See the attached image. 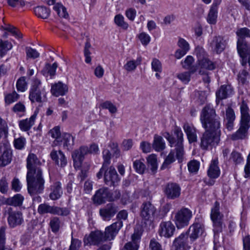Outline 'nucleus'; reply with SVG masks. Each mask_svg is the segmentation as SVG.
I'll return each instance as SVG.
<instances>
[{"mask_svg":"<svg viewBox=\"0 0 250 250\" xmlns=\"http://www.w3.org/2000/svg\"><path fill=\"white\" fill-rule=\"evenodd\" d=\"M219 119L215 110L209 105H206L203 108L200 121L206 131L201 138L200 146L202 149L207 150L218 144L219 138L217 133L220 131Z\"/></svg>","mask_w":250,"mask_h":250,"instance_id":"1","label":"nucleus"},{"mask_svg":"<svg viewBox=\"0 0 250 250\" xmlns=\"http://www.w3.org/2000/svg\"><path fill=\"white\" fill-rule=\"evenodd\" d=\"M122 226V222L119 221L107 227L104 234L100 230L92 231L88 235L84 236V244L85 245H98L105 240H112Z\"/></svg>","mask_w":250,"mask_h":250,"instance_id":"2","label":"nucleus"},{"mask_svg":"<svg viewBox=\"0 0 250 250\" xmlns=\"http://www.w3.org/2000/svg\"><path fill=\"white\" fill-rule=\"evenodd\" d=\"M240 110L241 118L240 127L236 132L230 135V138L232 141L245 140L248 137V130L250 127V115L248 105L244 100L241 104Z\"/></svg>","mask_w":250,"mask_h":250,"instance_id":"3","label":"nucleus"},{"mask_svg":"<svg viewBox=\"0 0 250 250\" xmlns=\"http://www.w3.org/2000/svg\"><path fill=\"white\" fill-rule=\"evenodd\" d=\"M29 98L32 103H42L47 101L45 86L42 85L40 80L36 79L33 81L29 91Z\"/></svg>","mask_w":250,"mask_h":250,"instance_id":"4","label":"nucleus"},{"mask_svg":"<svg viewBox=\"0 0 250 250\" xmlns=\"http://www.w3.org/2000/svg\"><path fill=\"white\" fill-rule=\"evenodd\" d=\"M163 136L168 141L169 146L173 148L170 151H173V153L176 154V158L178 162L182 163L185 154L184 141L176 140L175 137L167 132L164 133Z\"/></svg>","mask_w":250,"mask_h":250,"instance_id":"5","label":"nucleus"},{"mask_svg":"<svg viewBox=\"0 0 250 250\" xmlns=\"http://www.w3.org/2000/svg\"><path fill=\"white\" fill-rule=\"evenodd\" d=\"M192 216L190 210L188 208H183L175 214L173 221L178 229L187 226Z\"/></svg>","mask_w":250,"mask_h":250,"instance_id":"6","label":"nucleus"},{"mask_svg":"<svg viewBox=\"0 0 250 250\" xmlns=\"http://www.w3.org/2000/svg\"><path fill=\"white\" fill-rule=\"evenodd\" d=\"M38 212L40 214L50 213L61 216H66L69 214V210L66 208L51 206L46 203L40 205L38 208Z\"/></svg>","mask_w":250,"mask_h":250,"instance_id":"7","label":"nucleus"},{"mask_svg":"<svg viewBox=\"0 0 250 250\" xmlns=\"http://www.w3.org/2000/svg\"><path fill=\"white\" fill-rule=\"evenodd\" d=\"M156 213V208L149 201L144 202L140 208V216L145 223L151 222Z\"/></svg>","mask_w":250,"mask_h":250,"instance_id":"8","label":"nucleus"},{"mask_svg":"<svg viewBox=\"0 0 250 250\" xmlns=\"http://www.w3.org/2000/svg\"><path fill=\"white\" fill-rule=\"evenodd\" d=\"M220 204L216 201L211 209L210 217L213 222L214 233H218L222 230V218L223 217L219 211Z\"/></svg>","mask_w":250,"mask_h":250,"instance_id":"9","label":"nucleus"},{"mask_svg":"<svg viewBox=\"0 0 250 250\" xmlns=\"http://www.w3.org/2000/svg\"><path fill=\"white\" fill-rule=\"evenodd\" d=\"M28 192L31 196L42 193L44 188L45 181L43 178L27 180Z\"/></svg>","mask_w":250,"mask_h":250,"instance_id":"10","label":"nucleus"},{"mask_svg":"<svg viewBox=\"0 0 250 250\" xmlns=\"http://www.w3.org/2000/svg\"><path fill=\"white\" fill-rule=\"evenodd\" d=\"M8 223L10 228H14L21 226L24 222L22 213L20 211H13L11 207L7 209Z\"/></svg>","mask_w":250,"mask_h":250,"instance_id":"11","label":"nucleus"},{"mask_svg":"<svg viewBox=\"0 0 250 250\" xmlns=\"http://www.w3.org/2000/svg\"><path fill=\"white\" fill-rule=\"evenodd\" d=\"M93 200L94 203L101 205L106 201H111L114 198L108 188L102 187L96 191L93 197Z\"/></svg>","mask_w":250,"mask_h":250,"instance_id":"12","label":"nucleus"},{"mask_svg":"<svg viewBox=\"0 0 250 250\" xmlns=\"http://www.w3.org/2000/svg\"><path fill=\"white\" fill-rule=\"evenodd\" d=\"M12 150L10 147L3 145L0 147V167L9 165L12 160Z\"/></svg>","mask_w":250,"mask_h":250,"instance_id":"13","label":"nucleus"},{"mask_svg":"<svg viewBox=\"0 0 250 250\" xmlns=\"http://www.w3.org/2000/svg\"><path fill=\"white\" fill-rule=\"evenodd\" d=\"M175 230V226L171 221H163L159 225L158 233L161 237L169 238L173 235Z\"/></svg>","mask_w":250,"mask_h":250,"instance_id":"14","label":"nucleus"},{"mask_svg":"<svg viewBox=\"0 0 250 250\" xmlns=\"http://www.w3.org/2000/svg\"><path fill=\"white\" fill-rule=\"evenodd\" d=\"M209 45L212 51L217 54H220L225 49L227 42L223 37L215 36L209 42Z\"/></svg>","mask_w":250,"mask_h":250,"instance_id":"15","label":"nucleus"},{"mask_svg":"<svg viewBox=\"0 0 250 250\" xmlns=\"http://www.w3.org/2000/svg\"><path fill=\"white\" fill-rule=\"evenodd\" d=\"M104 183L110 187L116 186L119 181V178L116 170L112 166L110 167L106 171H104Z\"/></svg>","mask_w":250,"mask_h":250,"instance_id":"16","label":"nucleus"},{"mask_svg":"<svg viewBox=\"0 0 250 250\" xmlns=\"http://www.w3.org/2000/svg\"><path fill=\"white\" fill-rule=\"evenodd\" d=\"M193 66L197 67V71L200 75L206 74V70H212L215 68V63L211 61L208 57L205 58L197 61V63Z\"/></svg>","mask_w":250,"mask_h":250,"instance_id":"17","label":"nucleus"},{"mask_svg":"<svg viewBox=\"0 0 250 250\" xmlns=\"http://www.w3.org/2000/svg\"><path fill=\"white\" fill-rule=\"evenodd\" d=\"M189 238L191 242H193L199 236L203 235L205 231L204 225L199 222H195L191 225L188 229Z\"/></svg>","mask_w":250,"mask_h":250,"instance_id":"18","label":"nucleus"},{"mask_svg":"<svg viewBox=\"0 0 250 250\" xmlns=\"http://www.w3.org/2000/svg\"><path fill=\"white\" fill-rule=\"evenodd\" d=\"M164 192L168 199H174L179 197L181 193V188L176 183H168L166 186Z\"/></svg>","mask_w":250,"mask_h":250,"instance_id":"19","label":"nucleus"},{"mask_svg":"<svg viewBox=\"0 0 250 250\" xmlns=\"http://www.w3.org/2000/svg\"><path fill=\"white\" fill-rule=\"evenodd\" d=\"M117 211V207L112 203L107 204L104 207L101 208L100 214L104 220H109L114 216Z\"/></svg>","mask_w":250,"mask_h":250,"instance_id":"20","label":"nucleus"},{"mask_svg":"<svg viewBox=\"0 0 250 250\" xmlns=\"http://www.w3.org/2000/svg\"><path fill=\"white\" fill-rule=\"evenodd\" d=\"M26 163L27 170L37 169V168L42 169V162L33 153H30L28 155L26 159Z\"/></svg>","mask_w":250,"mask_h":250,"instance_id":"21","label":"nucleus"},{"mask_svg":"<svg viewBox=\"0 0 250 250\" xmlns=\"http://www.w3.org/2000/svg\"><path fill=\"white\" fill-rule=\"evenodd\" d=\"M50 156L56 165L63 167L67 164V159L63 153L61 151L53 149L50 153Z\"/></svg>","mask_w":250,"mask_h":250,"instance_id":"22","label":"nucleus"},{"mask_svg":"<svg viewBox=\"0 0 250 250\" xmlns=\"http://www.w3.org/2000/svg\"><path fill=\"white\" fill-rule=\"evenodd\" d=\"M188 232L183 233L173 242L172 247L174 250H186L187 247Z\"/></svg>","mask_w":250,"mask_h":250,"instance_id":"23","label":"nucleus"},{"mask_svg":"<svg viewBox=\"0 0 250 250\" xmlns=\"http://www.w3.org/2000/svg\"><path fill=\"white\" fill-rule=\"evenodd\" d=\"M183 129L186 133L188 142L190 144L197 141L196 129L193 125L188 123H185L183 125Z\"/></svg>","mask_w":250,"mask_h":250,"instance_id":"24","label":"nucleus"},{"mask_svg":"<svg viewBox=\"0 0 250 250\" xmlns=\"http://www.w3.org/2000/svg\"><path fill=\"white\" fill-rule=\"evenodd\" d=\"M68 92V87L61 82L52 84L51 88V93L56 97L63 96Z\"/></svg>","mask_w":250,"mask_h":250,"instance_id":"25","label":"nucleus"},{"mask_svg":"<svg viewBox=\"0 0 250 250\" xmlns=\"http://www.w3.org/2000/svg\"><path fill=\"white\" fill-rule=\"evenodd\" d=\"M233 89L229 85H223L216 92V102L220 100L226 99L232 94Z\"/></svg>","mask_w":250,"mask_h":250,"instance_id":"26","label":"nucleus"},{"mask_svg":"<svg viewBox=\"0 0 250 250\" xmlns=\"http://www.w3.org/2000/svg\"><path fill=\"white\" fill-rule=\"evenodd\" d=\"M235 119V115L233 109L230 107H228L226 110L224 122L226 127L229 131H231L233 129Z\"/></svg>","mask_w":250,"mask_h":250,"instance_id":"27","label":"nucleus"},{"mask_svg":"<svg viewBox=\"0 0 250 250\" xmlns=\"http://www.w3.org/2000/svg\"><path fill=\"white\" fill-rule=\"evenodd\" d=\"M220 4V0H216L215 2H213L207 18V21L209 24H214L216 23L217 18L218 6Z\"/></svg>","mask_w":250,"mask_h":250,"instance_id":"28","label":"nucleus"},{"mask_svg":"<svg viewBox=\"0 0 250 250\" xmlns=\"http://www.w3.org/2000/svg\"><path fill=\"white\" fill-rule=\"evenodd\" d=\"M50 193L49 198L52 200H56L59 199L62 194V189L61 183L60 182H56L50 186Z\"/></svg>","mask_w":250,"mask_h":250,"instance_id":"29","label":"nucleus"},{"mask_svg":"<svg viewBox=\"0 0 250 250\" xmlns=\"http://www.w3.org/2000/svg\"><path fill=\"white\" fill-rule=\"evenodd\" d=\"M24 199V197L21 194L18 193L13 197L5 199L4 203L8 206L20 207L22 205Z\"/></svg>","mask_w":250,"mask_h":250,"instance_id":"30","label":"nucleus"},{"mask_svg":"<svg viewBox=\"0 0 250 250\" xmlns=\"http://www.w3.org/2000/svg\"><path fill=\"white\" fill-rule=\"evenodd\" d=\"M218 164V161L217 159L211 161L208 170V175L210 178L215 179L219 177L220 171Z\"/></svg>","mask_w":250,"mask_h":250,"instance_id":"31","label":"nucleus"},{"mask_svg":"<svg viewBox=\"0 0 250 250\" xmlns=\"http://www.w3.org/2000/svg\"><path fill=\"white\" fill-rule=\"evenodd\" d=\"M248 45L246 41L243 39H238L237 49L238 53L241 57L248 55L250 54Z\"/></svg>","mask_w":250,"mask_h":250,"instance_id":"32","label":"nucleus"},{"mask_svg":"<svg viewBox=\"0 0 250 250\" xmlns=\"http://www.w3.org/2000/svg\"><path fill=\"white\" fill-rule=\"evenodd\" d=\"M48 134L53 138L55 139V140L53 142L52 146H57L61 145L62 140L60 128L59 126H55L49 131Z\"/></svg>","mask_w":250,"mask_h":250,"instance_id":"33","label":"nucleus"},{"mask_svg":"<svg viewBox=\"0 0 250 250\" xmlns=\"http://www.w3.org/2000/svg\"><path fill=\"white\" fill-rule=\"evenodd\" d=\"M36 115L34 114L30 118L21 120L19 122V126L20 129L23 131H28L33 125Z\"/></svg>","mask_w":250,"mask_h":250,"instance_id":"34","label":"nucleus"},{"mask_svg":"<svg viewBox=\"0 0 250 250\" xmlns=\"http://www.w3.org/2000/svg\"><path fill=\"white\" fill-rule=\"evenodd\" d=\"M197 71V67L193 66L190 71L180 73L177 75V77L183 83L187 84L190 80L191 75Z\"/></svg>","mask_w":250,"mask_h":250,"instance_id":"35","label":"nucleus"},{"mask_svg":"<svg viewBox=\"0 0 250 250\" xmlns=\"http://www.w3.org/2000/svg\"><path fill=\"white\" fill-rule=\"evenodd\" d=\"M34 12L38 18L46 19L50 14V10L49 8L43 6H38L34 9Z\"/></svg>","mask_w":250,"mask_h":250,"instance_id":"36","label":"nucleus"},{"mask_svg":"<svg viewBox=\"0 0 250 250\" xmlns=\"http://www.w3.org/2000/svg\"><path fill=\"white\" fill-rule=\"evenodd\" d=\"M82 39H84V37H85L86 42L85 43L84 48V55L85 57V62L87 63H89L91 61V58L90 57L91 52H90L89 49L91 48V44L90 42V39L87 36H85V34H82Z\"/></svg>","mask_w":250,"mask_h":250,"instance_id":"37","label":"nucleus"},{"mask_svg":"<svg viewBox=\"0 0 250 250\" xmlns=\"http://www.w3.org/2000/svg\"><path fill=\"white\" fill-rule=\"evenodd\" d=\"M152 147L157 151H161L165 148V143L161 136L155 135Z\"/></svg>","mask_w":250,"mask_h":250,"instance_id":"38","label":"nucleus"},{"mask_svg":"<svg viewBox=\"0 0 250 250\" xmlns=\"http://www.w3.org/2000/svg\"><path fill=\"white\" fill-rule=\"evenodd\" d=\"M57 67L58 63L56 62L52 65L49 63H46L42 70V73L45 76L47 77L48 75H50L52 77L55 75L56 70Z\"/></svg>","mask_w":250,"mask_h":250,"instance_id":"39","label":"nucleus"},{"mask_svg":"<svg viewBox=\"0 0 250 250\" xmlns=\"http://www.w3.org/2000/svg\"><path fill=\"white\" fill-rule=\"evenodd\" d=\"M74 137L69 133H64L62 135V140L63 146L69 149L74 145Z\"/></svg>","mask_w":250,"mask_h":250,"instance_id":"40","label":"nucleus"},{"mask_svg":"<svg viewBox=\"0 0 250 250\" xmlns=\"http://www.w3.org/2000/svg\"><path fill=\"white\" fill-rule=\"evenodd\" d=\"M243 160L242 154L238 151L233 150L230 154L229 161L235 165L241 163Z\"/></svg>","mask_w":250,"mask_h":250,"instance_id":"41","label":"nucleus"},{"mask_svg":"<svg viewBox=\"0 0 250 250\" xmlns=\"http://www.w3.org/2000/svg\"><path fill=\"white\" fill-rule=\"evenodd\" d=\"M40 178H43L42 169L37 168V169L27 170L26 180Z\"/></svg>","mask_w":250,"mask_h":250,"instance_id":"42","label":"nucleus"},{"mask_svg":"<svg viewBox=\"0 0 250 250\" xmlns=\"http://www.w3.org/2000/svg\"><path fill=\"white\" fill-rule=\"evenodd\" d=\"M5 228H0V250H13L10 247L5 246Z\"/></svg>","mask_w":250,"mask_h":250,"instance_id":"43","label":"nucleus"},{"mask_svg":"<svg viewBox=\"0 0 250 250\" xmlns=\"http://www.w3.org/2000/svg\"><path fill=\"white\" fill-rule=\"evenodd\" d=\"M157 158L155 155H150L147 158L148 167H149L152 172L154 174L157 169Z\"/></svg>","mask_w":250,"mask_h":250,"instance_id":"44","label":"nucleus"},{"mask_svg":"<svg viewBox=\"0 0 250 250\" xmlns=\"http://www.w3.org/2000/svg\"><path fill=\"white\" fill-rule=\"evenodd\" d=\"M12 48V43L8 41L0 40V56L2 57L7 52Z\"/></svg>","mask_w":250,"mask_h":250,"instance_id":"45","label":"nucleus"},{"mask_svg":"<svg viewBox=\"0 0 250 250\" xmlns=\"http://www.w3.org/2000/svg\"><path fill=\"white\" fill-rule=\"evenodd\" d=\"M141 62V58H138L136 61L132 60L127 62L124 66V68L126 71L130 72L134 70L137 66L139 65Z\"/></svg>","mask_w":250,"mask_h":250,"instance_id":"46","label":"nucleus"},{"mask_svg":"<svg viewBox=\"0 0 250 250\" xmlns=\"http://www.w3.org/2000/svg\"><path fill=\"white\" fill-rule=\"evenodd\" d=\"M53 9L57 12L58 16L60 17L66 18L68 16L66 8L61 3H57L56 4Z\"/></svg>","mask_w":250,"mask_h":250,"instance_id":"47","label":"nucleus"},{"mask_svg":"<svg viewBox=\"0 0 250 250\" xmlns=\"http://www.w3.org/2000/svg\"><path fill=\"white\" fill-rule=\"evenodd\" d=\"M174 154L175 153H173V151H170L161 167V169H164L168 167L169 165L175 161V159Z\"/></svg>","mask_w":250,"mask_h":250,"instance_id":"48","label":"nucleus"},{"mask_svg":"<svg viewBox=\"0 0 250 250\" xmlns=\"http://www.w3.org/2000/svg\"><path fill=\"white\" fill-rule=\"evenodd\" d=\"M250 76L249 73L246 70H243L239 72L238 74L237 78L239 83L242 84H247L248 83V79Z\"/></svg>","mask_w":250,"mask_h":250,"instance_id":"49","label":"nucleus"},{"mask_svg":"<svg viewBox=\"0 0 250 250\" xmlns=\"http://www.w3.org/2000/svg\"><path fill=\"white\" fill-rule=\"evenodd\" d=\"M236 33L238 37V39L245 40L246 38H250V29L247 27L238 29Z\"/></svg>","mask_w":250,"mask_h":250,"instance_id":"50","label":"nucleus"},{"mask_svg":"<svg viewBox=\"0 0 250 250\" xmlns=\"http://www.w3.org/2000/svg\"><path fill=\"white\" fill-rule=\"evenodd\" d=\"M195 54L197 57V61L208 57V54L204 49L200 46H197L195 49Z\"/></svg>","mask_w":250,"mask_h":250,"instance_id":"51","label":"nucleus"},{"mask_svg":"<svg viewBox=\"0 0 250 250\" xmlns=\"http://www.w3.org/2000/svg\"><path fill=\"white\" fill-rule=\"evenodd\" d=\"M50 227L53 232H57L59 231L60 226V221L57 217L52 218L49 223Z\"/></svg>","mask_w":250,"mask_h":250,"instance_id":"52","label":"nucleus"},{"mask_svg":"<svg viewBox=\"0 0 250 250\" xmlns=\"http://www.w3.org/2000/svg\"><path fill=\"white\" fill-rule=\"evenodd\" d=\"M195 97L196 99V101L201 104H203L206 101L207 95L205 91H196L194 93Z\"/></svg>","mask_w":250,"mask_h":250,"instance_id":"53","label":"nucleus"},{"mask_svg":"<svg viewBox=\"0 0 250 250\" xmlns=\"http://www.w3.org/2000/svg\"><path fill=\"white\" fill-rule=\"evenodd\" d=\"M84 157L79 149L74 150L72 154V157L74 164L77 162L81 163L84 159Z\"/></svg>","mask_w":250,"mask_h":250,"instance_id":"54","label":"nucleus"},{"mask_svg":"<svg viewBox=\"0 0 250 250\" xmlns=\"http://www.w3.org/2000/svg\"><path fill=\"white\" fill-rule=\"evenodd\" d=\"M194 62V59L192 56L190 55L188 56L184 60V62H182V66L184 68L189 69V70L190 71L191 68L194 65H192Z\"/></svg>","mask_w":250,"mask_h":250,"instance_id":"55","label":"nucleus"},{"mask_svg":"<svg viewBox=\"0 0 250 250\" xmlns=\"http://www.w3.org/2000/svg\"><path fill=\"white\" fill-rule=\"evenodd\" d=\"M114 21L117 25L124 29H126L128 27V24L124 21V17L120 14L117 15L115 17Z\"/></svg>","mask_w":250,"mask_h":250,"instance_id":"56","label":"nucleus"},{"mask_svg":"<svg viewBox=\"0 0 250 250\" xmlns=\"http://www.w3.org/2000/svg\"><path fill=\"white\" fill-rule=\"evenodd\" d=\"M25 143V139L23 137H20L18 138L15 139L14 141V145L16 149L21 150L24 148Z\"/></svg>","mask_w":250,"mask_h":250,"instance_id":"57","label":"nucleus"},{"mask_svg":"<svg viewBox=\"0 0 250 250\" xmlns=\"http://www.w3.org/2000/svg\"><path fill=\"white\" fill-rule=\"evenodd\" d=\"M199 163L196 160L190 161L188 165V169L190 172L196 173L199 170Z\"/></svg>","mask_w":250,"mask_h":250,"instance_id":"58","label":"nucleus"},{"mask_svg":"<svg viewBox=\"0 0 250 250\" xmlns=\"http://www.w3.org/2000/svg\"><path fill=\"white\" fill-rule=\"evenodd\" d=\"M16 86L18 91L21 92L24 91L27 87L25 78L22 77L19 79L17 82Z\"/></svg>","mask_w":250,"mask_h":250,"instance_id":"59","label":"nucleus"},{"mask_svg":"<svg viewBox=\"0 0 250 250\" xmlns=\"http://www.w3.org/2000/svg\"><path fill=\"white\" fill-rule=\"evenodd\" d=\"M25 51L26 56L28 58L35 59L38 58L40 56L39 53L36 49H33L30 47H26L25 48Z\"/></svg>","mask_w":250,"mask_h":250,"instance_id":"60","label":"nucleus"},{"mask_svg":"<svg viewBox=\"0 0 250 250\" xmlns=\"http://www.w3.org/2000/svg\"><path fill=\"white\" fill-rule=\"evenodd\" d=\"M103 108L107 109L111 113H115L117 111V108L112 103L106 101L101 104Z\"/></svg>","mask_w":250,"mask_h":250,"instance_id":"61","label":"nucleus"},{"mask_svg":"<svg viewBox=\"0 0 250 250\" xmlns=\"http://www.w3.org/2000/svg\"><path fill=\"white\" fill-rule=\"evenodd\" d=\"M133 167L136 171L140 174H143L146 169L145 165L139 160H136L134 162Z\"/></svg>","mask_w":250,"mask_h":250,"instance_id":"62","label":"nucleus"},{"mask_svg":"<svg viewBox=\"0 0 250 250\" xmlns=\"http://www.w3.org/2000/svg\"><path fill=\"white\" fill-rule=\"evenodd\" d=\"M103 157L104 162L103 165L104 167H108L110 163L111 153L109 150L104 149L103 151Z\"/></svg>","mask_w":250,"mask_h":250,"instance_id":"63","label":"nucleus"},{"mask_svg":"<svg viewBox=\"0 0 250 250\" xmlns=\"http://www.w3.org/2000/svg\"><path fill=\"white\" fill-rule=\"evenodd\" d=\"M19 97V95L15 92L7 95L5 97V102L7 104H10L16 101Z\"/></svg>","mask_w":250,"mask_h":250,"instance_id":"64","label":"nucleus"}]
</instances>
